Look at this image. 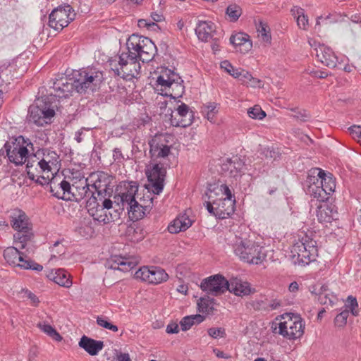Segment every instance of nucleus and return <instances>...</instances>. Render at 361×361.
I'll list each match as a JSON object with an SVG mask.
<instances>
[{"label":"nucleus","instance_id":"20","mask_svg":"<svg viewBox=\"0 0 361 361\" xmlns=\"http://www.w3.org/2000/svg\"><path fill=\"white\" fill-rule=\"evenodd\" d=\"M90 183L88 178H80L73 180L71 185V195L68 200L80 202L85 197H88L92 192L90 190Z\"/></svg>","mask_w":361,"mask_h":361},{"label":"nucleus","instance_id":"47","mask_svg":"<svg viewBox=\"0 0 361 361\" xmlns=\"http://www.w3.org/2000/svg\"><path fill=\"white\" fill-rule=\"evenodd\" d=\"M226 13L231 21H236L240 16L241 11L238 6L233 4L228 6Z\"/></svg>","mask_w":361,"mask_h":361},{"label":"nucleus","instance_id":"5","mask_svg":"<svg viewBox=\"0 0 361 361\" xmlns=\"http://www.w3.org/2000/svg\"><path fill=\"white\" fill-rule=\"evenodd\" d=\"M72 75L70 80H73L75 91L80 94L94 91L103 80L102 73L94 68L74 71Z\"/></svg>","mask_w":361,"mask_h":361},{"label":"nucleus","instance_id":"8","mask_svg":"<svg viewBox=\"0 0 361 361\" xmlns=\"http://www.w3.org/2000/svg\"><path fill=\"white\" fill-rule=\"evenodd\" d=\"M275 327L276 333L289 340L300 338L304 334L305 322L300 315L286 313L281 316V321Z\"/></svg>","mask_w":361,"mask_h":361},{"label":"nucleus","instance_id":"54","mask_svg":"<svg viewBox=\"0 0 361 361\" xmlns=\"http://www.w3.org/2000/svg\"><path fill=\"white\" fill-rule=\"evenodd\" d=\"M347 302L346 306L350 310L352 314L354 316L358 315V310L356 309L358 307V304L356 298L349 295L347 298Z\"/></svg>","mask_w":361,"mask_h":361},{"label":"nucleus","instance_id":"1","mask_svg":"<svg viewBox=\"0 0 361 361\" xmlns=\"http://www.w3.org/2000/svg\"><path fill=\"white\" fill-rule=\"evenodd\" d=\"M207 191L206 196L209 200L204 204L209 213L224 219L234 212L235 200L232 199L231 191L226 184H209Z\"/></svg>","mask_w":361,"mask_h":361},{"label":"nucleus","instance_id":"9","mask_svg":"<svg viewBox=\"0 0 361 361\" xmlns=\"http://www.w3.org/2000/svg\"><path fill=\"white\" fill-rule=\"evenodd\" d=\"M32 145L29 142H27L24 137L21 135L18 137L13 139L10 141H7L4 146V149L1 151L6 152V155L11 162L14 163L16 165L23 164L25 162L27 163L28 158V149L27 146Z\"/></svg>","mask_w":361,"mask_h":361},{"label":"nucleus","instance_id":"34","mask_svg":"<svg viewBox=\"0 0 361 361\" xmlns=\"http://www.w3.org/2000/svg\"><path fill=\"white\" fill-rule=\"evenodd\" d=\"M96 192L93 191L90 193L88 197V200L86 202V208L89 212V214L95 219L99 221H104V219H101L102 214H99L101 212L100 202H97L96 197Z\"/></svg>","mask_w":361,"mask_h":361},{"label":"nucleus","instance_id":"17","mask_svg":"<svg viewBox=\"0 0 361 361\" xmlns=\"http://www.w3.org/2000/svg\"><path fill=\"white\" fill-rule=\"evenodd\" d=\"M221 167L225 176L233 178L241 176L246 169L244 160L238 156L227 158L223 161Z\"/></svg>","mask_w":361,"mask_h":361},{"label":"nucleus","instance_id":"59","mask_svg":"<svg viewBox=\"0 0 361 361\" xmlns=\"http://www.w3.org/2000/svg\"><path fill=\"white\" fill-rule=\"evenodd\" d=\"M311 293H314L316 295H318L319 296L320 295H322V293L324 295V294H326V293H329V288H328V286L326 285H322L319 288V290H317L316 288H313V290H311Z\"/></svg>","mask_w":361,"mask_h":361},{"label":"nucleus","instance_id":"16","mask_svg":"<svg viewBox=\"0 0 361 361\" xmlns=\"http://www.w3.org/2000/svg\"><path fill=\"white\" fill-rule=\"evenodd\" d=\"M149 145L150 157L153 160L165 158L171 152L169 141L164 135H156L149 140Z\"/></svg>","mask_w":361,"mask_h":361},{"label":"nucleus","instance_id":"57","mask_svg":"<svg viewBox=\"0 0 361 361\" xmlns=\"http://www.w3.org/2000/svg\"><path fill=\"white\" fill-rule=\"evenodd\" d=\"M348 130L353 137L361 143V126H353L348 128Z\"/></svg>","mask_w":361,"mask_h":361},{"label":"nucleus","instance_id":"46","mask_svg":"<svg viewBox=\"0 0 361 361\" xmlns=\"http://www.w3.org/2000/svg\"><path fill=\"white\" fill-rule=\"evenodd\" d=\"M247 114L250 118L258 120H262L266 116V113L258 105L250 108L247 110Z\"/></svg>","mask_w":361,"mask_h":361},{"label":"nucleus","instance_id":"24","mask_svg":"<svg viewBox=\"0 0 361 361\" xmlns=\"http://www.w3.org/2000/svg\"><path fill=\"white\" fill-rule=\"evenodd\" d=\"M10 219L12 228L17 231H26L30 228L29 219L26 214L20 209L12 210Z\"/></svg>","mask_w":361,"mask_h":361},{"label":"nucleus","instance_id":"14","mask_svg":"<svg viewBox=\"0 0 361 361\" xmlns=\"http://www.w3.org/2000/svg\"><path fill=\"white\" fill-rule=\"evenodd\" d=\"M135 277L149 283L158 284L166 281L169 275L161 267L152 266L141 267L135 272Z\"/></svg>","mask_w":361,"mask_h":361},{"label":"nucleus","instance_id":"27","mask_svg":"<svg viewBox=\"0 0 361 361\" xmlns=\"http://www.w3.org/2000/svg\"><path fill=\"white\" fill-rule=\"evenodd\" d=\"M214 32L215 26L211 21H199L195 27V34L202 42H208Z\"/></svg>","mask_w":361,"mask_h":361},{"label":"nucleus","instance_id":"11","mask_svg":"<svg viewBox=\"0 0 361 361\" xmlns=\"http://www.w3.org/2000/svg\"><path fill=\"white\" fill-rule=\"evenodd\" d=\"M4 257L11 265L19 267L24 269H32L37 271L42 270L43 267L32 260L24 258L23 253L18 248L8 247L4 252Z\"/></svg>","mask_w":361,"mask_h":361},{"label":"nucleus","instance_id":"29","mask_svg":"<svg viewBox=\"0 0 361 361\" xmlns=\"http://www.w3.org/2000/svg\"><path fill=\"white\" fill-rule=\"evenodd\" d=\"M230 43L241 53H247L252 47V42L249 40V36L243 32L232 35L230 37Z\"/></svg>","mask_w":361,"mask_h":361},{"label":"nucleus","instance_id":"28","mask_svg":"<svg viewBox=\"0 0 361 361\" xmlns=\"http://www.w3.org/2000/svg\"><path fill=\"white\" fill-rule=\"evenodd\" d=\"M337 212L334 209V206L326 203L321 204L317 206V217L321 223L331 222L336 219Z\"/></svg>","mask_w":361,"mask_h":361},{"label":"nucleus","instance_id":"52","mask_svg":"<svg viewBox=\"0 0 361 361\" xmlns=\"http://www.w3.org/2000/svg\"><path fill=\"white\" fill-rule=\"evenodd\" d=\"M349 315V310H345L338 314L335 318V324L339 327L344 326L347 322V319Z\"/></svg>","mask_w":361,"mask_h":361},{"label":"nucleus","instance_id":"7","mask_svg":"<svg viewBox=\"0 0 361 361\" xmlns=\"http://www.w3.org/2000/svg\"><path fill=\"white\" fill-rule=\"evenodd\" d=\"M128 52L142 62L151 61L157 52L154 43L148 37L132 35L126 42Z\"/></svg>","mask_w":361,"mask_h":361},{"label":"nucleus","instance_id":"55","mask_svg":"<svg viewBox=\"0 0 361 361\" xmlns=\"http://www.w3.org/2000/svg\"><path fill=\"white\" fill-rule=\"evenodd\" d=\"M257 31L259 32V35L261 36L263 41L266 42H270L271 36L269 35V31H267L265 24L260 23L259 27H257Z\"/></svg>","mask_w":361,"mask_h":361},{"label":"nucleus","instance_id":"4","mask_svg":"<svg viewBox=\"0 0 361 361\" xmlns=\"http://www.w3.org/2000/svg\"><path fill=\"white\" fill-rule=\"evenodd\" d=\"M233 250L235 255L241 261L248 264H262L267 257L264 248L262 246L247 239H237L233 244Z\"/></svg>","mask_w":361,"mask_h":361},{"label":"nucleus","instance_id":"3","mask_svg":"<svg viewBox=\"0 0 361 361\" xmlns=\"http://www.w3.org/2000/svg\"><path fill=\"white\" fill-rule=\"evenodd\" d=\"M111 69L116 75L126 80H130L140 75L141 66L135 55L122 53L116 59L109 61Z\"/></svg>","mask_w":361,"mask_h":361},{"label":"nucleus","instance_id":"63","mask_svg":"<svg viewBox=\"0 0 361 361\" xmlns=\"http://www.w3.org/2000/svg\"><path fill=\"white\" fill-rule=\"evenodd\" d=\"M116 361H131L128 353H120L116 356Z\"/></svg>","mask_w":361,"mask_h":361},{"label":"nucleus","instance_id":"25","mask_svg":"<svg viewBox=\"0 0 361 361\" xmlns=\"http://www.w3.org/2000/svg\"><path fill=\"white\" fill-rule=\"evenodd\" d=\"M315 51L316 56L322 63L330 68L336 67L337 57L331 49L324 45H319L315 49Z\"/></svg>","mask_w":361,"mask_h":361},{"label":"nucleus","instance_id":"58","mask_svg":"<svg viewBox=\"0 0 361 361\" xmlns=\"http://www.w3.org/2000/svg\"><path fill=\"white\" fill-rule=\"evenodd\" d=\"M157 84L161 85V87H164L165 89L166 87H171L172 85L168 79H164V76H158L157 80Z\"/></svg>","mask_w":361,"mask_h":361},{"label":"nucleus","instance_id":"32","mask_svg":"<svg viewBox=\"0 0 361 361\" xmlns=\"http://www.w3.org/2000/svg\"><path fill=\"white\" fill-rule=\"evenodd\" d=\"M138 263L135 258L116 257L111 268L127 272L133 269Z\"/></svg>","mask_w":361,"mask_h":361},{"label":"nucleus","instance_id":"12","mask_svg":"<svg viewBox=\"0 0 361 361\" xmlns=\"http://www.w3.org/2000/svg\"><path fill=\"white\" fill-rule=\"evenodd\" d=\"M75 15L70 5L59 6L50 13L49 25L55 30H62L73 20Z\"/></svg>","mask_w":361,"mask_h":361},{"label":"nucleus","instance_id":"49","mask_svg":"<svg viewBox=\"0 0 361 361\" xmlns=\"http://www.w3.org/2000/svg\"><path fill=\"white\" fill-rule=\"evenodd\" d=\"M97 324L101 327L111 330L114 332H116L118 330L117 326L109 322L108 320L103 317H97Z\"/></svg>","mask_w":361,"mask_h":361},{"label":"nucleus","instance_id":"53","mask_svg":"<svg viewBox=\"0 0 361 361\" xmlns=\"http://www.w3.org/2000/svg\"><path fill=\"white\" fill-rule=\"evenodd\" d=\"M291 111L293 114L291 115L294 118L300 121H306L310 116L305 110H298L296 109H292Z\"/></svg>","mask_w":361,"mask_h":361},{"label":"nucleus","instance_id":"36","mask_svg":"<svg viewBox=\"0 0 361 361\" xmlns=\"http://www.w3.org/2000/svg\"><path fill=\"white\" fill-rule=\"evenodd\" d=\"M153 198H150L148 204L142 205L137 201L128 205L130 207L129 212L132 214L133 219L135 220L140 219L145 216L146 212H149L152 207Z\"/></svg>","mask_w":361,"mask_h":361},{"label":"nucleus","instance_id":"18","mask_svg":"<svg viewBox=\"0 0 361 361\" xmlns=\"http://www.w3.org/2000/svg\"><path fill=\"white\" fill-rule=\"evenodd\" d=\"M54 114V110L52 109H41L38 106L31 105L28 109L27 119L29 123L43 126L50 121Z\"/></svg>","mask_w":361,"mask_h":361},{"label":"nucleus","instance_id":"37","mask_svg":"<svg viewBox=\"0 0 361 361\" xmlns=\"http://www.w3.org/2000/svg\"><path fill=\"white\" fill-rule=\"evenodd\" d=\"M192 225L191 220L186 216H181L176 219L172 224L168 226V230L171 233H178L185 231Z\"/></svg>","mask_w":361,"mask_h":361},{"label":"nucleus","instance_id":"33","mask_svg":"<svg viewBox=\"0 0 361 361\" xmlns=\"http://www.w3.org/2000/svg\"><path fill=\"white\" fill-rule=\"evenodd\" d=\"M126 191L121 192L120 197L123 204H126L128 206L136 202L135 195L137 192L138 185L136 182H128L124 183Z\"/></svg>","mask_w":361,"mask_h":361},{"label":"nucleus","instance_id":"45","mask_svg":"<svg viewBox=\"0 0 361 361\" xmlns=\"http://www.w3.org/2000/svg\"><path fill=\"white\" fill-rule=\"evenodd\" d=\"M151 18L154 22L147 23V20L141 19L138 21V24L140 26L145 25L148 28L154 26H157L154 22H161L164 20V17L162 13L157 12H152L151 14Z\"/></svg>","mask_w":361,"mask_h":361},{"label":"nucleus","instance_id":"51","mask_svg":"<svg viewBox=\"0 0 361 361\" xmlns=\"http://www.w3.org/2000/svg\"><path fill=\"white\" fill-rule=\"evenodd\" d=\"M221 68L224 69L228 73L233 77L238 78V71L240 69L235 68L231 63L228 61H224L221 63Z\"/></svg>","mask_w":361,"mask_h":361},{"label":"nucleus","instance_id":"13","mask_svg":"<svg viewBox=\"0 0 361 361\" xmlns=\"http://www.w3.org/2000/svg\"><path fill=\"white\" fill-rule=\"evenodd\" d=\"M145 174L153 193L156 195L161 193L164 188L166 174V168L159 164H149L146 169Z\"/></svg>","mask_w":361,"mask_h":361},{"label":"nucleus","instance_id":"35","mask_svg":"<svg viewBox=\"0 0 361 361\" xmlns=\"http://www.w3.org/2000/svg\"><path fill=\"white\" fill-rule=\"evenodd\" d=\"M48 277L63 287L69 288L72 285V281L70 279L69 274L63 269H58L55 271H51Z\"/></svg>","mask_w":361,"mask_h":361},{"label":"nucleus","instance_id":"64","mask_svg":"<svg viewBox=\"0 0 361 361\" xmlns=\"http://www.w3.org/2000/svg\"><path fill=\"white\" fill-rule=\"evenodd\" d=\"M214 353H215V355H216V357H219V358H224V359H228L231 357L230 355H226V353H224L223 351H221L219 350H217V349H214Z\"/></svg>","mask_w":361,"mask_h":361},{"label":"nucleus","instance_id":"6","mask_svg":"<svg viewBox=\"0 0 361 361\" xmlns=\"http://www.w3.org/2000/svg\"><path fill=\"white\" fill-rule=\"evenodd\" d=\"M290 252L294 264L307 265L314 261L317 256V242L305 235L293 244Z\"/></svg>","mask_w":361,"mask_h":361},{"label":"nucleus","instance_id":"60","mask_svg":"<svg viewBox=\"0 0 361 361\" xmlns=\"http://www.w3.org/2000/svg\"><path fill=\"white\" fill-rule=\"evenodd\" d=\"M178 331H179L178 325L176 323L169 324L166 326V331L168 334H176L178 332Z\"/></svg>","mask_w":361,"mask_h":361},{"label":"nucleus","instance_id":"42","mask_svg":"<svg viewBox=\"0 0 361 361\" xmlns=\"http://www.w3.org/2000/svg\"><path fill=\"white\" fill-rule=\"evenodd\" d=\"M37 326L46 334L56 341H61L62 336L51 325L46 323H39Z\"/></svg>","mask_w":361,"mask_h":361},{"label":"nucleus","instance_id":"22","mask_svg":"<svg viewBox=\"0 0 361 361\" xmlns=\"http://www.w3.org/2000/svg\"><path fill=\"white\" fill-rule=\"evenodd\" d=\"M53 91L51 94L59 99L67 98L71 95L73 90H75L73 80H70L66 77H61L53 82L51 86Z\"/></svg>","mask_w":361,"mask_h":361},{"label":"nucleus","instance_id":"56","mask_svg":"<svg viewBox=\"0 0 361 361\" xmlns=\"http://www.w3.org/2000/svg\"><path fill=\"white\" fill-rule=\"evenodd\" d=\"M207 332L208 334L214 338L219 337L224 338L226 336L225 329L223 328H210L208 329Z\"/></svg>","mask_w":361,"mask_h":361},{"label":"nucleus","instance_id":"41","mask_svg":"<svg viewBox=\"0 0 361 361\" xmlns=\"http://www.w3.org/2000/svg\"><path fill=\"white\" fill-rule=\"evenodd\" d=\"M238 75L239 77L238 78L243 83H246L252 87H260L261 81L254 78L249 72L240 69Z\"/></svg>","mask_w":361,"mask_h":361},{"label":"nucleus","instance_id":"40","mask_svg":"<svg viewBox=\"0 0 361 361\" xmlns=\"http://www.w3.org/2000/svg\"><path fill=\"white\" fill-rule=\"evenodd\" d=\"M219 111L218 104L215 102H209L202 107V113L204 118L213 123Z\"/></svg>","mask_w":361,"mask_h":361},{"label":"nucleus","instance_id":"15","mask_svg":"<svg viewBox=\"0 0 361 361\" xmlns=\"http://www.w3.org/2000/svg\"><path fill=\"white\" fill-rule=\"evenodd\" d=\"M227 280L221 275L216 274L204 279L200 287L209 294L218 295L227 290Z\"/></svg>","mask_w":361,"mask_h":361},{"label":"nucleus","instance_id":"39","mask_svg":"<svg viewBox=\"0 0 361 361\" xmlns=\"http://www.w3.org/2000/svg\"><path fill=\"white\" fill-rule=\"evenodd\" d=\"M204 319V317L200 314L186 316L180 322V325L183 331H187L194 324H198L202 322Z\"/></svg>","mask_w":361,"mask_h":361},{"label":"nucleus","instance_id":"23","mask_svg":"<svg viewBox=\"0 0 361 361\" xmlns=\"http://www.w3.org/2000/svg\"><path fill=\"white\" fill-rule=\"evenodd\" d=\"M227 290L235 295L245 296L255 292V289L251 288L249 283L243 281L240 279L231 278L229 281L227 280Z\"/></svg>","mask_w":361,"mask_h":361},{"label":"nucleus","instance_id":"2","mask_svg":"<svg viewBox=\"0 0 361 361\" xmlns=\"http://www.w3.org/2000/svg\"><path fill=\"white\" fill-rule=\"evenodd\" d=\"M59 162V157L55 152L47 149L38 150L28 158L26 164L27 176L35 181L43 175L54 174L58 171Z\"/></svg>","mask_w":361,"mask_h":361},{"label":"nucleus","instance_id":"21","mask_svg":"<svg viewBox=\"0 0 361 361\" xmlns=\"http://www.w3.org/2000/svg\"><path fill=\"white\" fill-rule=\"evenodd\" d=\"M192 112H189L188 106L182 103L176 109V115L171 111L170 121L173 126L185 128L192 123Z\"/></svg>","mask_w":361,"mask_h":361},{"label":"nucleus","instance_id":"44","mask_svg":"<svg viewBox=\"0 0 361 361\" xmlns=\"http://www.w3.org/2000/svg\"><path fill=\"white\" fill-rule=\"evenodd\" d=\"M170 82L172 85V87H175L177 89V92L174 94L173 98L180 97L183 92L184 89V87L182 85L183 80L178 76V75L174 73L173 71H171Z\"/></svg>","mask_w":361,"mask_h":361},{"label":"nucleus","instance_id":"38","mask_svg":"<svg viewBox=\"0 0 361 361\" xmlns=\"http://www.w3.org/2000/svg\"><path fill=\"white\" fill-rule=\"evenodd\" d=\"M32 236L33 234L30 231V228H29L26 231H18L14 235V240L16 244H19V249H24L27 244L31 241Z\"/></svg>","mask_w":361,"mask_h":361},{"label":"nucleus","instance_id":"19","mask_svg":"<svg viewBox=\"0 0 361 361\" xmlns=\"http://www.w3.org/2000/svg\"><path fill=\"white\" fill-rule=\"evenodd\" d=\"M92 183V187L94 188V192L98 195L102 194L111 195L112 188L111 186L110 177L104 172L93 173L88 178Z\"/></svg>","mask_w":361,"mask_h":361},{"label":"nucleus","instance_id":"43","mask_svg":"<svg viewBox=\"0 0 361 361\" xmlns=\"http://www.w3.org/2000/svg\"><path fill=\"white\" fill-rule=\"evenodd\" d=\"M213 300L205 298H200L197 302L198 310L200 312L210 314L213 312Z\"/></svg>","mask_w":361,"mask_h":361},{"label":"nucleus","instance_id":"10","mask_svg":"<svg viewBox=\"0 0 361 361\" xmlns=\"http://www.w3.org/2000/svg\"><path fill=\"white\" fill-rule=\"evenodd\" d=\"M35 182L42 185H49L50 192L59 199L64 200L70 199L71 183L57 173L51 175L47 174V176L43 175V176L36 179Z\"/></svg>","mask_w":361,"mask_h":361},{"label":"nucleus","instance_id":"48","mask_svg":"<svg viewBox=\"0 0 361 361\" xmlns=\"http://www.w3.org/2000/svg\"><path fill=\"white\" fill-rule=\"evenodd\" d=\"M318 300L322 305H330L332 306L337 300L336 296L333 293H326L320 295Z\"/></svg>","mask_w":361,"mask_h":361},{"label":"nucleus","instance_id":"61","mask_svg":"<svg viewBox=\"0 0 361 361\" xmlns=\"http://www.w3.org/2000/svg\"><path fill=\"white\" fill-rule=\"evenodd\" d=\"M112 201L106 197L102 201V204H101V212L104 211V209H109L112 207Z\"/></svg>","mask_w":361,"mask_h":361},{"label":"nucleus","instance_id":"30","mask_svg":"<svg viewBox=\"0 0 361 361\" xmlns=\"http://www.w3.org/2000/svg\"><path fill=\"white\" fill-rule=\"evenodd\" d=\"M317 175L316 180L317 183H319L324 188L326 195H330L333 192L336 188V183L332 176L326 175L325 172L322 169H317Z\"/></svg>","mask_w":361,"mask_h":361},{"label":"nucleus","instance_id":"26","mask_svg":"<svg viewBox=\"0 0 361 361\" xmlns=\"http://www.w3.org/2000/svg\"><path fill=\"white\" fill-rule=\"evenodd\" d=\"M78 345L92 356L97 355L104 348L103 341H97L86 336H82Z\"/></svg>","mask_w":361,"mask_h":361},{"label":"nucleus","instance_id":"50","mask_svg":"<svg viewBox=\"0 0 361 361\" xmlns=\"http://www.w3.org/2000/svg\"><path fill=\"white\" fill-rule=\"evenodd\" d=\"M298 16L297 17V24L300 28L307 29L308 25L307 16L305 15L303 9H297Z\"/></svg>","mask_w":361,"mask_h":361},{"label":"nucleus","instance_id":"62","mask_svg":"<svg viewBox=\"0 0 361 361\" xmlns=\"http://www.w3.org/2000/svg\"><path fill=\"white\" fill-rule=\"evenodd\" d=\"M113 157L114 160L118 161L124 159L121 150L119 148H115L114 149Z\"/></svg>","mask_w":361,"mask_h":361},{"label":"nucleus","instance_id":"31","mask_svg":"<svg viewBox=\"0 0 361 361\" xmlns=\"http://www.w3.org/2000/svg\"><path fill=\"white\" fill-rule=\"evenodd\" d=\"M315 176H309L308 182L310 185L307 189L308 193L316 198L319 202H324L328 200L329 196L326 195L324 188L317 183V180H316Z\"/></svg>","mask_w":361,"mask_h":361}]
</instances>
